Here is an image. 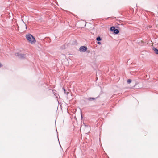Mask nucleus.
<instances>
[{
    "label": "nucleus",
    "instance_id": "f257e3e1",
    "mask_svg": "<svg viewBox=\"0 0 158 158\" xmlns=\"http://www.w3.org/2000/svg\"><path fill=\"white\" fill-rule=\"evenodd\" d=\"M26 37L27 40L31 44H33L35 41L34 37L30 34L26 35Z\"/></svg>",
    "mask_w": 158,
    "mask_h": 158
},
{
    "label": "nucleus",
    "instance_id": "f8f14e48",
    "mask_svg": "<svg viewBox=\"0 0 158 158\" xmlns=\"http://www.w3.org/2000/svg\"><path fill=\"white\" fill-rule=\"evenodd\" d=\"M97 44H101V43L100 42H97Z\"/></svg>",
    "mask_w": 158,
    "mask_h": 158
},
{
    "label": "nucleus",
    "instance_id": "1a4fd4ad",
    "mask_svg": "<svg viewBox=\"0 0 158 158\" xmlns=\"http://www.w3.org/2000/svg\"><path fill=\"white\" fill-rule=\"evenodd\" d=\"M63 90H64V93L66 94H68V92H66V90H65V89H64V88H63Z\"/></svg>",
    "mask_w": 158,
    "mask_h": 158
},
{
    "label": "nucleus",
    "instance_id": "6e6552de",
    "mask_svg": "<svg viewBox=\"0 0 158 158\" xmlns=\"http://www.w3.org/2000/svg\"><path fill=\"white\" fill-rule=\"evenodd\" d=\"M53 94H54V95L56 97V99L58 100V97L57 96V94L56 93H55L54 92H53Z\"/></svg>",
    "mask_w": 158,
    "mask_h": 158
},
{
    "label": "nucleus",
    "instance_id": "423d86ee",
    "mask_svg": "<svg viewBox=\"0 0 158 158\" xmlns=\"http://www.w3.org/2000/svg\"><path fill=\"white\" fill-rule=\"evenodd\" d=\"M96 98H89L87 99L89 101H91L95 100Z\"/></svg>",
    "mask_w": 158,
    "mask_h": 158
},
{
    "label": "nucleus",
    "instance_id": "0eeeda50",
    "mask_svg": "<svg viewBox=\"0 0 158 158\" xmlns=\"http://www.w3.org/2000/svg\"><path fill=\"white\" fill-rule=\"evenodd\" d=\"M96 40L98 41H100L102 40V39L100 36H98Z\"/></svg>",
    "mask_w": 158,
    "mask_h": 158
},
{
    "label": "nucleus",
    "instance_id": "9d476101",
    "mask_svg": "<svg viewBox=\"0 0 158 158\" xmlns=\"http://www.w3.org/2000/svg\"><path fill=\"white\" fill-rule=\"evenodd\" d=\"M131 82V79H128L127 80V82L128 84H130Z\"/></svg>",
    "mask_w": 158,
    "mask_h": 158
},
{
    "label": "nucleus",
    "instance_id": "20e7f679",
    "mask_svg": "<svg viewBox=\"0 0 158 158\" xmlns=\"http://www.w3.org/2000/svg\"><path fill=\"white\" fill-rule=\"evenodd\" d=\"M87 49V48L85 46H81L79 50L81 52H85Z\"/></svg>",
    "mask_w": 158,
    "mask_h": 158
},
{
    "label": "nucleus",
    "instance_id": "ddd939ff",
    "mask_svg": "<svg viewBox=\"0 0 158 158\" xmlns=\"http://www.w3.org/2000/svg\"><path fill=\"white\" fill-rule=\"evenodd\" d=\"M25 26H26V28L27 29V27L26 25L25 24Z\"/></svg>",
    "mask_w": 158,
    "mask_h": 158
},
{
    "label": "nucleus",
    "instance_id": "f03ea898",
    "mask_svg": "<svg viewBox=\"0 0 158 158\" xmlns=\"http://www.w3.org/2000/svg\"><path fill=\"white\" fill-rule=\"evenodd\" d=\"M15 55L17 56L19 58L21 59H25L26 57V56L25 54H21L19 52L16 53Z\"/></svg>",
    "mask_w": 158,
    "mask_h": 158
},
{
    "label": "nucleus",
    "instance_id": "7ed1b4c3",
    "mask_svg": "<svg viewBox=\"0 0 158 158\" xmlns=\"http://www.w3.org/2000/svg\"><path fill=\"white\" fill-rule=\"evenodd\" d=\"M110 30L111 31H113L114 33L115 34H118L119 32L118 29H115V27L113 26L110 27Z\"/></svg>",
    "mask_w": 158,
    "mask_h": 158
},
{
    "label": "nucleus",
    "instance_id": "9b49d317",
    "mask_svg": "<svg viewBox=\"0 0 158 158\" xmlns=\"http://www.w3.org/2000/svg\"><path fill=\"white\" fill-rule=\"evenodd\" d=\"M2 66H3V65L1 63H0V68L2 67Z\"/></svg>",
    "mask_w": 158,
    "mask_h": 158
},
{
    "label": "nucleus",
    "instance_id": "39448f33",
    "mask_svg": "<svg viewBox=\"0 0 158 158\" xmlns=\"http://www.w3.org/2000/svg\"><path fill=\"white\" fill-rule=\"evenodd\" d=\"M153 50L155 52L156 54H158V49L155 47H153Z\"/></svg>",
    "mask_w": 158,
    "mask_h": 158
},
{
    "label": "nucleus",
    "instance_id": "4468645a",
    "mask_svg": "<svg viewBox=\"0 0 158 158\" xmlns=\"http://www.w3.org/2000/svg\"><path fill=\"white\" fill-rule=\"evenodd\" d=\"M22 20L23 22V23H24V24H25V23L24 22V21L23 20Z\"/></svg>",
    "mask_w": 158,
    "mask_h": 158
}]
</instances>
